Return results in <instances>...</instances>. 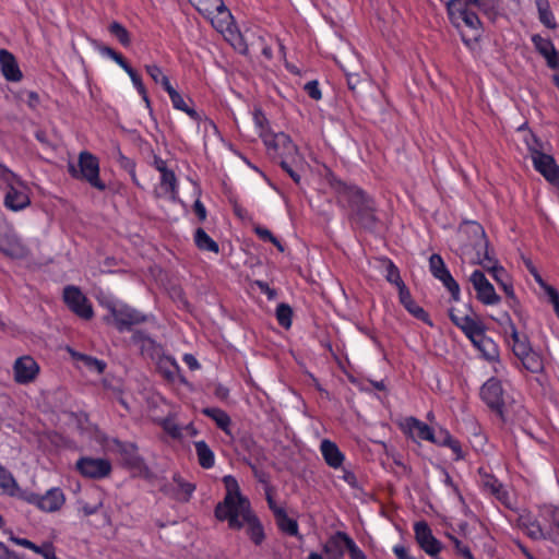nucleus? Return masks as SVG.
I'll return each instance as SVG.
<instances>
[{"mask_svg":"<svg viewBox=\"0 0 559 559\" xmlns=\"http://www.w3.org/2000/svg\"><path fill=\"white\" fill-rule=\"evenodd\" d=\"M223 484L226 493L214 509L216 520L227 522L231 531L245 528L246 535L255 546L262 545L266 537L264 526L252 510L250 500L241 493L237 479L233 475H226Z\"/></svg>","mask_w":559,"mask_h":559,"instance_id":"nucleus-1","label":"nucleus"},{"mask_svg":"<svg viewBox=\"0 0 559 559\" xmlns=\"http://www.w3.org/2000/svg\"><path fill=\"white\" fill-rule=\"evenodd\" d=\"M329 183L335 193L336 204L345 211L350 225L374 233L380 224L374 197L360 186L335 176L329 179Z\"/></svg>","mask_w":559,"mask_h":559,"instance_id":"nucleus-2","label":"nucleus"},{"mask_svg":"<svg viewBox=\"0 0 559 559\" xmlns=\"http://www.w3.org/2000/svg\"><path fill=\"white\" fill-rule=\"evenodd\" d=\"M498 0H449L445 4L449 19L454 22L455 20H462L464 24L477 32L475 39L480 35L481 22L478 15L469 10L468 5L479 8L486 15H496V5Z\"/></svg>","mask_w":559,"mask_h":559,"instance_id":"nucleus-3","label":"nucleus"},{"mask_svg":"<svg viewBox=\"0 0 559 559\" xmlns=\"http://www.w3.org/2000/svg\"><path fill=\"white\" fill-rule=\"evenodd\" d=\"M69 175L76 180L87 182L98 191H105L107 186L100 179L99 159L88 151H82L78 157V165H68Z\"/></svg>","mask_w":559,"mask_h":559,"instance_id":"nucleus-4","label":"nucleus"},{"mask_svg":"<svg viewBox=\"0 0 559 559\" xmlns=\"http://www.w3.org/2000/svg\"><path fill=\"white\" fill-rule=\"evenodd\" d=\"M195 10L219 33L230 32L234 17L224 0H189Z\"/></svg>","mask_w":559,"mask_h":559,"instance_id":"nucleus-5","label":"nucleus"},{"mask_svg":"<svg viewBox=\"0 0 559 559\" xmlns=\"http://www.w3.org/2000/svg\"><path fill=\"white\" fill-rule=\"evenodd\" d=\"M100 444L107 452L119 455L121 464L126 468L142 471L146 467L145 461L139 453V448L134 442L104 436L100 439Z\"/></svg>","mask_w":559,"mask_h":559,"instance_id":"nucleus-6","label":"nucleus"},{"mask_svg":"<svg viewBox=\"0 0 559 559\" xmlns=\"http://www.w3.org/2000/svg\"><path fill=\"white\" fill-rule=\"evenodd\" d=\"M264 145L280 162L300 163L304 159L297 144L285 132L264 135Z\"/></svg>","mask_w":559,"mask_h":559,"instance_id":"nucleus-7","label":"nucleus"},{"mask_svg":"<svg viewBox=\"0 0 559 559\" xmlns=\"http://www.w3.org/2000/svg\"><path fill=\"white\" fill-rule=\"evenodd\" d=\"M20 500L36 507L43 512L53 513L64 506L66 495L60 487H52L43 495L23 490Z\"/></svg>","mask_w":559,"mask_h":559,"instance_id":"nucleus-8","label":"nucleus"},{"mask_svg":"<svg viewBox=\"0 0 559 559\" xmlns=\"http://www.w3.org/2000/svg\"><path fill=\"white\" fill-rule=\"evenodd\" d=\"M479 396L492 413L501 419L504 418L506 400L504 390L500 379L497 377H490L485 381L480 386Z\"/></svg>","mask_w":559,"mask_h":559,"instance_id":"nucleus-9","label":"nucleus"},{"mask_svg":"<svg viewBox=\"0 0 559 559\" xmlns=\"http://www.w3.org/2000/svg\"><path fill=\"white\" fill-rule=\"evenodd\" d=\"M110 314L114 318L115 326L119 332L134 331V325L144 323L148 320V316L126 305L111 306Z\"/></svg>","mask_w":559,"mask_h":559,"instance_id":"nucleus-10","label":"nucleus"},{"mask_svg":"<svg viewBox=\"0 0 559 559\" xmlns=\"http://www.w3.org/2000/svg\"><path fill=\"white\" fill-rule=\"evenodd\" d=\"M62 299L66 306L79 318L91 320L94 316L92 304L82 290L74 285L63 288Z\"/></svg>","mask_w":559,"mask_h":559,"instance_id":"nucleus-11","label":"nucleus"},{"mask_svg":"<svg viewBox=\"0 0 559 559\" xmlns=\"http://www.w3.org/2000/svg\"><path fill=\"white\" fill-rule=\"evenodd\" d=\"M81 476L90 479H104L112 472L109 460L103 457L81 456L75 463Z\"/></svg>","mask_w":559,"mask_h":559,"instance_id":"nucleus-12","label":"nucleus"},{"mask_svg":"<svg viewBox=\"0 0 559 559\" xmlns=\"http://www.w3.org/2000/svg\"><path fill=\"white\" fill-rule=\"evenodd\" d=\"M3 205L11 212H20L31 205L27 185L19 178L16 182L5 188Z\"/></svg>","mask_w":559,"mask_h":559,"instance_id":"nucleus-13","label":"nucleus"},{"mask_svg":"<svg viewBox=\"0 0 559 559\" xmlns=\"http://www.w3.org/2000/svg\"><path fill=\"white\" fill-rule=\"evenodd\" d=\"M415 539L418 546L430 557L437 559L442 549V544L437 539L429 524L426 521H418L414 524Z\"/></svg>","mask_w":559,"mask_h":559,"instance_id":"nucleus-14","label":"nucleus"},{"mask_svg":"<svg viewBox=\"0 0 559 559\" xmlns=\"http://www.w3.org/2000/svg\"><path fill=\"white\" fill-rule=\"evenodd\" d=\"M399 428L409 439L418 441H435V431L426 423L414 416L405 417L400 421Z\"/></svg>","mask_w":559,"mask_h":559,"instance_id":"nucleus-15","label":"nucleus"},{"mask_svg":"<svg viewBox=\"0 0 559 559\" xmlns=\"http://www.w3.org/2000/svg\"><path fill=\"white\" fill-rule=\"evenodd\" d=\"M469 281L476 292V298L484 305L493 306L500 301V296L496 293L493 285L487 280L484 272L475 270Z\"/></svg>","mask_w":559,"mask_h":559,"instance_id":"nucleus-16","label":"nucleus"},{"mask_svg":"<svg viewBox=\"0 0 559 559\" xmlns=\"http://www.w3.org/2000/svg\"><path fill=\"white\" fill-rule=\"evenodd\" d=\"M534 169L539 173L545 180L550 183L557 192L559 199V165L555 157L547 152L539 154L532 160Z\"/></svg>","mask_w":559,"mask_h":559,"instance_id":"nucleus-17","label":"nucleus"},{"mask_svg":"<svg viewBox=\"0 0 559 559\" xmlns=\"http://www.w3.org/2000/svg\"><path fill=\"white\" fill-rule=\"evenodd\" d=\"M502 329L504 337L515 357L520 358L532 349L528 336L518 331V328L509 316L507 317V321L502 324Z\"/></svg>","mask_w":559,"mask_h":559,"instance_id":"nucleus-18","label":"nucleus"},{"mask_svg":"<svg viewBox=\"0 0 559 559\" xmlns=\"http://www.w3.org/2000/svg\"><path fill=\"white\" fill-rule=\"evenodd\" d=\"M39 370V365L32 356L19 357L13 364L14 381L19 384L31 383L36 379Z\"/></svg>","mask_w":559,"mask_h":559,"instance_id":"nucleus-19","label":"nucleus"},{"mask_svg":"<svg viewBox=\"0 0 559 559\" xmlns=\"http://www.w3.org/2000/svg\"><path fill=\"white\" fill-rule=\"evenodd\" d=\"M449 317L452 323L459 328L471 342L478 337L485 330L479 321H476L467 314H462L455 309H450Z\"/></svg>","mask_w":559,"mask_h":559,"instance_id":"nucleus-20","label":"nucleus"},{"mask_svg":"<svg viewBox=\"0 0 559 559\" xmlns=\"http://www.w3.org/2000/svg\"><path fill=\"white\" fill-rule=\"evenodd\" d=\"M539 515L547 524L546 539L559 547V504H544Z\"/></svg>","mask_w":559,"mask_h":559,"instance_id":"nucleus-21","label":"nucleus"},{"mask_svg":"<svg viewBox=\"0 0 559 559\" xmlns=\"http://www.w3.org/2000/svg\"><path fill=\"white\" fill-rule=\"evenodd\" d=\"M473 233L481 237V242L476 250L478 263L487 271L498 265V260L493 257L492 250L489 248V242L483 226L477 222H472Z\"/></svg>","mask_w":559,"mask_h":559,"instance_id":"nucleus-22","label":"nucleus"},{"mask_svg":"<svg viewBox=\"0 0 559 559\" xmlns=\"http://www.w3.org/2000/svg\"><path fill=\"white\" fill-rule=\"evenodd\" d=\"M0 252L11 259H24L29 251L17 235L5 233L0 236Z\"/></svg>","mask_w":559,"mask_h":559,"instance_id":"nucleus-23","label":"nucleus"},{"mask_svg":"<svg viewBox=\"0 0 559 559\" xmlns=\"http://www.w3.org/2000/svg\"><path fill=\"white\" fill-rule=\"evenodd\" d=\"M156 369L158 373L170 383H175L176 381L185 382L183 376H181L180 366L176 361V359L173 356L169 355H162L158 357V360L156 362Z\"/></svg>","mask_w":559,"mask_h":559,"instance_id":"nucleus-24","label":"nucleus"},{"mask_svg":"<svg viewBox=\"0 0 559 559\" xmlns=\"http://www.w3.org/2000/svg\"><path fill=\"white\" fill-rule=\"evenodd\" d=\"M319 449L325 464L329 467L333 469L342 468L346 457L334 441L330 439H323Z\"/></svg>","mask_w":559,"mask_h":559,"instance_id":"nucleus-25","label":"nucleus"},{"mask_svg":"<svg viewBox=\"0 0 559 559\" xmlns=\"http://www.w3.org/2000/svg\"><path fill=\"white\" fill-rule=\"evenodd\" d=\"M399 300L401 305L417 320L432 326L433 323L430 319L429 313L419 305L415 302L412 297V294L407 286H403L402 289L399 290Z\"/></svg>","mask_w":559,"mask_h":559,"instance_id":"nucleus-26","label":"nucleus"},{"mask_svg":"<svg viewBox=\"0 0 559 559\" xmlns=\"http://www.w3.org/2000/svg\"><path fill=\"white\" fill-rule=\"evenodd\" d=\"M131 343L139 347L141 355L147 358H154L160 349L157 342L144 330H134L131 335Z\"/></svg>","mask_w":559,"mask_h":559,"instance_id":"nucleus-27","label":"nucleus"},{"mask_svg":"<svg viewBox=\"0 0 559 559\" xmlns=\"http://www.w3.org/2000/svg\"><path fill=\"white\" fill-rule=\"evenodd\" d=\"M473 346L480 353V357L487 362L497 361L500 356L499 345L485 331L472 342Z\"/></svg>","mask_w":559,"mask_h":559,"instance_id":"nucleus-28","label":"nucleus"},{"mask_svg":"<svg viewBox=\"0 0 559 559\" xmlns=\"http://www.w3.org/2000/svg\"><path fill=\"white\" fill-rule=\"evenodd\" d=\"M0 68L7 81L19 82L23 78L15 57L7 49H0Z\"/></svg>","mask_w":559,"mask_h":559,"instance_id":"nucleus-29","label":"nucleus"},{"mask_svg":"<svg viewBox=\"0 0 559 559\" xmlns=\"http://www.w3.org/2000/svg\"><path fill=\"white\" fill-rule=\"evenodd\" d=\"M23 489L19 486L14 475L0 464V496L21 498Z\"/></svg>","mask_w":559,"mask_h":559,"instance_id":"nucleus-30","label":"nucleus"},{"mask_svg":"<svg viewBox=\"0 0 559 559\" xmlns=\"http://www.w3.org/2000/svg\"><path fill=\"white\" fill-rule=\"evenodd\" d=\"M202 414L211 418L216 424L217 428H219L226 435L231 436V419L224 409L219 407H205L202 409Z\"/></svg>","mask_w":559,"mask_h":559,"instance_id":"nucleus-31","label":"nucleus"},{"mask_svg":"<svg viewBox=\"0 0 559 559\" xmlns=\"http://www.w3.org/2000/svg\"><path fill=\"white\" fill-rule=\"evenodd\" d=\"M345 550L344 537H338L337 532L331 535L322 546L326 559H343Z\"/></svg>","mask_w":559,"mask_h":559,"instance_id":"nucleus-32","label":"nucleus"},{"mask_svg":"<svg viewBox=\"0 0 559 559\" xmlns=\"http://www.w3.org/2000/svg\"><path fill=\"white\" fill-rule=\"evenodd\" d=\"M278 530L288 535L298 537L302 539V536L299 534V525L298 522L287 515L286 510H278L276 516L274 518Z\"/></svg>","mask_w":559,"mask_h":559,"instance_id":"nucleus-33","label":"nucleus"},{"mask_svg":"<svg viewBox=\"0 0 559 559\" xmlns=\"http://www.w3.org/2000/svg\"><path fill=\"white\" fill-rule=\"evenodd\" d=\"M520 526L524 534L533 540L546 539V528H543L536 519L520 518Z\"/></svg>","mask_w":559,"mask_h":559,"instance_id":"nucleus-34","label":"nucleus"},{"mask_svg":"<svg viewBox=\"0 0 559 559\" xmlns=\"http://www.w3.org/2000/svg\"><path fill=\"white\" fill-rule=\"evenodd\" d=\"M526 148L530 153L531 159L533 160L539 154H545L546 151L551 148L550 143L543 142L531 129H528L527 134L523 139Z\"/></svg>","mask_w":559,"mask_h":559,"instance_id":"nucleus-35","label":"nucleus"},{"mask_svg":"<svg viewBox=\"0 0 559 559\" xmlns=\"http://www.w3.org/2000/svg\"><path fill=\"white\" fill-rule=\"evenodd\" d=\"M194 449L202 468L210 469L215 465V454L204 440L195 441Z\"/></svg>","mask_w":559,"mask_h":559,"instance_id":"nucleus-36","label":"nucleus"},{"mask_svg":"<svg viewBox=\"0 0 559 559\" xmlns=\"http://www.w3.org/2000/svg\"><path fill=\"white\" fill-rule=\"evenodd\" d=\"M478 474L483 489L493 495L495 497L500 498V493L502 491V484L500 480L493 474L487 472L484 467L478 468Z\"/></svg>","mask_w":559,"mask_h":559,"instance_id":"nucleus-37","label":"nucleus"},{"mask_svg":"<svg viewBox=\"0 0 559 559\" xmlns=\"http://www.w3.org/2000/svg\"><path fill=\"white\" fill-rule=\"evenodd\" d=\"M160 189L169 195L173 202H176L179 197V185L174 170H168L160 174Z\"/></svg>","mask_w":559,"mask_h":559,"instance_id":"nucleus-38","label":"nucleus"},{"mask_svg":"<svg viewBox=\"0 0 559 559\" xmlns=\"http://www.w3.org/2000/svg\"><path fill=\"white\" fill-rule=\"evenodd\" d=\"M193 240L197 248L201 251H207L213 253L219 252L218 243L212 239L202 227H198L193 235Z\"/></svg>","mask_w":559,"mask_h":559,"instance_id":"nucleus-39","label":"nucleus"},{"mask_svg":"<svg viewBox=\"0 0 559 559\" xmlns=\"http://www.w3.org/2000/svg\"><path fill=\"white\" fill-rule=\"evenodd\" d=\"M519 359L521 360L523 367L532 373L542 372L544 369V360L542 355L533 348L526 352Z\"/></svg>","mask_w":559,"mask_h":559,"instance_id":"nucleus-40","label":"nucleus"},{"mask_svg":"<svg viewBox=\"0 0 559 559\" xmlns=\"http://www.w3.org/2000/svg\"><path fill=\"white\" fill-rule=\"evenodd\" d=\"M382 262H383V266H384V277H385V280L390 284L396 286L397 290L402 289L403 286H406L405 283L402 280V277H401L400 270L395 265V263L391 259H389V258H383Z\"/></svg>","mask_w":559,"mask_h":559,"instance_id":"nucleus-41","label":"nucleus"},{"mask_svg":"<svg viewBox=\"0 0 559 559\" xmlns=\"http://www.w3.org/2000/svg\"><path fill=\"white\" fill-rule=\"evenodd\" d=\"M536 7L538 11V19L540 23L549 28L555 29L557 27V22L555 15L550 9L548 0H536Z\"/></svg>","mask_w":559,"mask_h":559,"instance_id":"nucleus-42","label":"nucleus"},{"mask_svg":"<svg viewBox=\"0 0 559 559\" xmlns=\"http://www.w3.org/2000/svg\"><path fill=\"white\" fill-rule=\"evenodd\" d=\"M252 120L258 131L259 136L264 142V135L274 134L270 128L269 119L261 108H254L252 112Z\"/></svg>","mask_w":559,"mask_h":559,"instance_id":"nucleus-43","label":"nucleus"},{"mask_svg":"<svg viewBox=\"0 0 559 559\" xmlns=\"http://www.w3.org/2000/svg\"><path fill=\"white\" fill-rule=\"evenodd\" d=\"M169 98L175 109L183 111L195 122L201 121V115L194 108L188 106L179 92L174 93L171 96H169Z\"/></svg>","mask_w":559,"mask_h":559,"instance_id":"nucleus-44","label":"nucleus"},{"mask_svg":"<svg viewBox=\"0 0 559 559\" xmlns=\"http://www.w3.org/2000/svg\"><path fill=\"white\" fill-rule=\"evenodd\" d=\"M109 34L115 37L121 46L128 48L132 40L129 31L119 22L114 21L108 25Z\"/></svg>","mask_w":559,"mask_h":559,"instance_id":"nucleus-45","label":"nucleus"},{"mask_svg":"<svg viewBox=\"0 0 559 559\" xmlns=\"http://www.w3.org/2000/svg\"><path fill=\"white\" fill-rule=\"evenodd\" d=\"M126 73L129 75L134 88L141 96L142 100L145 103V107L152 111L151 99L148 97L146 87L143 84L141 75L133 68L129 69Z\"/></svg>","mask_w":559,"mask_h":559,"instance_id":"nucleus-46","label":"nucleus"},{"mask_svg":"<svg viewBox=\"0 0 559 559\" xmlns=\"http://www.w3.org/2000/svg\"><path fill=\"white\" fill-rule=\"evenodd\" d=\"M277 323L284 328L289 329L293 324V309L288 304L281 302L275 310Z\"/></svg>","mask_w":559,"mask_h":559,"instance_id":"nucleus-47","label":"nucleus"},{"mask_svg":"<svg viewBox=\"0 0 559 559\" xmlns=\"http://www.w3.org/2000/svg\"><path fill=\"white\" fill-rule=\"evenodd\" d=\"M531 40L536 51L543 57H548L547 55L554 53V50H556L554 43L549 38H544L539 34H534Z\"/></svg>","mask_w":559,"mask_h":559,"instance_id":"nucleus-48","label":"nucleus"},{"mask_svg":"<svg viewBox=\"0 0 559 559\" xmlns=\"http://www.w3.org/2000/svg\"><path fill=\"white\" fill-rule=\"evenodd\" d=\"M441 472V481L442 484L451 490V495H453L460 504L465 506V499L460 490L459 485L453 480L449 472L444 467H440Z\"/></svg>","mask_w":559,"mask_h":559,"instance_id":"nucleus-49","label":"nucleus"},{"mask_svg":"<svg viewBox=\"0 0 559 559\" xmlns=\"http://www.w3.org/2000/svg\"><path fill=\"white\" fill-rule=\"evenodd\" d=\"M337 536L344 537L345 549L348 551L349 559H367L365 552L357 546V544L347 533L337 531Z\"/></svg>","mask_w":559,"mask_h":559,"instance_id":"nucleus-50","label":"nucleus"},{"mask_svg":"<svg viewBox=\"0 0 559 559\" xmlns=\"http://www.w3.org/2000/svg\"><path fill=\"white\" fill-rule=\"evenodd\" d=\"M440 281L443 286L447 288V290L451 295V299L453 301H459L461 297V289L459 283L454 280L452 274L449 272L445 273V275H442L441 277L437 278Z\"/></svg>","mask_w":559,"mask_h":559,"instance_id":"nucleus-51","label":"nucleus"},{"mask_svg":"<svg viewBox=\"0 0 559 559\" xmlns=\"http://www.w3.org/2000/svg\"><path fill=\"white\" fill-rule=\"evenodd\" d=\"M440 281L443 286L447 288V290L451 295V299L453 301H459L461 297V289L459 283L454 280L452 274L449 272L445 273V275H442L441 277L437 278Z\"/></svg>","mask_w":559,"mask_h":559,"instance_id":"nucleus-52","label":"nucleus"},{"mask_svg":"<svg viewBox=\"0 0 559 559\" xmlns=\"http://www.w3.org/2000/svg\"><path fill=\"white\" fill-rule=\"evenodd\" d=\"M429 271L435 278H439L449 272L442 257L438 253H432L429 258Z\"/></svg>","mask_w":559,"mask_h":559,"instance_id":"nucleus-53","label":"nucleus"},{"mask_svg":"<svg viewBox=\"0 0 559 559\" xmlns=\"http://www.w3.org/2000/svg\"><path fill=\"white\" fill-rule=\"evenodd\" d=\"M254 231L261 240L273 243L281 252L284 251L282 242L272 234L270 229L258 226L255 227Z\"/></svg>","mask_w":559,"mask_h":559,"instance_id":"nucleus-54","label":"nucleus"},{"mask_svg":"<svg viewBox=\"0 0 559 559\" xmlns=\"http://www.w3.org/2000/svg\"><path fill=\"white\" fill-rule=\"evenodd\" d=\"M20 177L9 169L4 164L0 163V188H8L16 182Z\"/></svg>","mask_w":559,"mask_h":559,"instance_id":"nucleus-55","label":"nucleus"},{"mask_svg":"<svg viewBox=\"0 0 559 559\" xmlns=\"http://www.w3.org/2000/svg\"><path fill=\"white\" fill-rule=\"evenodd\" d=\"M163 430L174 439L182 436L180 426L171 418H165L160 424Z\"/></svg>","mask_w":559,"mask_h":559,"instance_id":"nucleus-56","label":"nucleus"},{"mask_svg":"<svg viewBox=\"0 0 559 559\" xmlns=\"http://www.w3.org/2000/svg\"><path fill=\"white\" fill-rule=\"evenodd\" d=\"M178 487H179V490H178V493L176 495V498L180 501H185V502L189 501L190 498L192 497V493L195 490V486L191 483L179 480Z\"/></svg>","mask_w":559,"mask_h":559,"instance_id":"nucleus-57","label":"nucleus"},{"mask_svg":"<svg viewBox=\"0 0 559 559\" xmlns=\"http://www.w3.org/2000/svg\"><path fill=\"white\" fill-rule=\"evenodd\" d=\"M264 491H265V500H266L267 507L272 511V513H273V515L275 518L276 514H277V511L278 510H285V508L278 506L276 503V501L274 499L275 488L273 486L266 484V486L264 488Z\"/></svg>","mask_w":559,"mask_h":559,"instance_id":"nucleus-58","label":"nucleus"},{"mask_svg":"<svg viewBox=\"0 0 559 559\" xmlns=\"http://www.w3.org/2000/svg\"><path fill=\"white\" fill-rule=\"evenodd\" d=\"M304 90L313 100H320L322 98V92L317 80L307 82L304 86Z\"/></svg>","mask_w":559,"mask_h":559,"instance_id":"nucleus-59","label":"nucleus"},{"mask_svg":"<svg viewBox=\"0 0 559 559\" xmlns=\"http://www.w3.org/2000/svg\"><path fill=\"white\" fill-rule=\"evenodd\" d=\"M454 437L450 433V431L445 428H441L439 430V436L435 435V441H430L431 443L438 445V447H444L447 448Z\"/></svg>","mask_w":559,"mask_h":559,"instance_id":"nucleus-60","label":"nucleus"},{"mask_svg":"<svg viewBox=\"0 0 559 559\" xmlns=\"http://www.w3.org/2000/svg\"><path fill=\"white\" fill-rule=\"evenodd\" d=\"M298 163L292 162H280L281 168L292 178V180L299 185L301 181V176L294 169V166H297Z\"/></svg>","mask_w":559,"mask_h":559,"instance_id":"nucleus-61","label":"nucleus"},{"mask_svg":"<svg viewBox=\"0 0 559 559\" xmlns=\"http://www.w3.org/2000/svg\"><path fill=\"white\" fill-rule=\"evenodd\" d=\"M452 542L454 544L455 551L462 556L464 559H475L474 555L471 551V548L463 544L459 538L452 537Z\"/></svg>","mask_w":559,"mask_h":559,"instance_id":"nucleus-62","label":"nucleus"},{"mask_svg":"<svg viewBox=\"0 0 559 559\" xmlns=\"http://www.w3.org/2000/svg\"><path fill=\"white\" fill-rule=\"evenodd\" d=\"M453 453V461L459 462L465 460V452L463 451L460 440L454 438L452 442L447 447Z\"/></svg>","mask_w":559,"mask_h":559,"instance_id":"nucleus-63","label":"nucleus"},{"mask_svg":"<svg viewBox=\"0 0 559 559\" xmlns=\"http://www.w3.org/2000/svg\"><path fill=\"white\" fill-rule=\"evenodd\" d=\"M145 71L156 84L160 82L162 78L166 76L162 68L157 64H146Z\"/></svg>","mask_w":559,"mask_h":559,"instance_id":"nucleus-64","label":"nucleus"}]
</instances>
